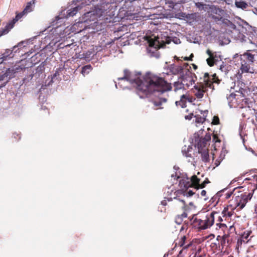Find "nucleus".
<instances>
[{
  "label": "nucleus",
  "instance_id": "obj_21",
  "mask_svg": "<svg viewBox=\"0 0 257 257\" xmlns=\"http://www.w3.org/2000/svg\"><path fill=\"white\" fill-rule=\"evenodd\" d=\"M187 217V212H183L181 214L176 216L175 221L177 224H181L183 220V218Z\"/></svg>",
  "mask_w": 257,
  "mask_h": 257
},
{
  "label": "nucleus",
  "instance_id": "obj_24",
  "mask_svg": "<svg viewBox=\"0 0 257 257\" xmlns=\"http://www.w3.org/2000/svg\"><path fill=\"white\" fill-rule=\"evenodd\" d=\"M215 217H217L216 225L217 226L220 228H221L222 230L227 227L225 224L221 223L223 221V219L221 216L218 215V213H217V215H215Z\"/></svg>",
  "mask_w": 257,
  "mask_h": 257
},
{
  "label": "nucleus",
  "instance_id": "obj_37",
  "mask_svg": "<svg viewBox=\"0 0 257 257\" xmlns=\"http://www.w3.org/2000/svg\"><path fill=\"white\" fill-rule=\"evenodd\" d=\"M153 103L155 106H157V107H160L162 105V102L160 100L153 101Z\"/></svg>",
  "mask_w": 257,
  "mask_h": 257
},
{
  "label": "nucleus",
  "instance_id": "obj_14",
  "mask_svg": "<svg viewBox=\"0 0 257 257\" xmlns=\"http://www.w3.org/2000/svg\"><path fill=\"white\" fill-rule=\"evenodd\" d=\"M170 72L174 75H177L183 73L182 66L176 65H171L170 67Z\"/></svg>",
  "mask_w": 257,
  "mask_h": 257
},
{
  "label": "nucleus",
  "instance_id": "obj_7",
  "mask_svg": "<svg viewBox=\"0 0 257 257\" xmlns=\"http://www.w3.org/2000/svg\"><path fill=\"white\" fill-rule=\"evenodd\" d=\"M206 53L209 56L206 62L210 67L214 66L218 61L221 60V56L217 52H213L208 49Z\"/></svg>",
  "mask_w": 257,
  "mask_h": 257
},
{
  "label": "nucleus",
  "instance_id": "obj_31",
  "mask_svg": "<svg viewBox=\"0 0 257 257\" xmlns=\"http://www.w3.org/2000/svg\"><path fill=\"white\" fill-rule=\"evenodd\" d=\"M12 67L13 68L14 70L15 71L16 73L20 72L21 71H22L25 69V66L23 65H15Z\"/></svg>",
  "mask_w": 257,
  "mask_h": 257
},
{
  "label": "nucleus",
  "instance_id": "obj_8",
  "mask_svg": "<svg viewBox=\"0 0 257 257\" xmlns=\"http://www.w3.org/2000/svg\"><path fill=\"white\" fill-rule=\"evenodd\" d=\"M175 246L177 245L182 247V249L179 251V254H181L183 251L186 252L187 249L192 245L191 242H188L186 241V237L185 235L181 236L180 238L176 240Z\"/></svg>",
  "mask_w": 257,
  "mask_h": 257
},
{
  "label": "nucleus",
  "instance_id": "obj_36",
  "mask_svg": "<svg viewBox=\"0 0 257 257\" xmlns=\"http://www.w3.org/2000/svg\"><path fill=\"white\" fill-rule=\"evenodd\" d=\"M193 116V113L192 112L189 113L188 115L184 114V118L186 119L190 120L192 119Z\"/></svg>",
  "mask_w": 257,
  "mask_h": 257
},
{
  "label": "nucleus",
  "instance_id": "obj_4",
  "mask_svg": "<svg viewBox=\"0 0 257 257\" xmlns=\"http://www.w3.org/2000/svg\"><path fill=\"white\" fill-rule=\"evenodd\" d=\"M215 215H217V212L213 211L207 214L202 218H199L196 215H193L190 219L193 226L199 230H205L210 228L214 223Z\"/></svg>",
  "mask_w": 257,
  "mask_h": 257
},
{
  "label": "nucleus",
  "instance_id": "obj_22",
  "mask_svg": "<svg viewBox=\"0 0 257 257\" xmlns=\"http://www.w3.org/2000/svg\"><path fill=\"white\" fill-rule=\"evenodd\" d=\"M26 13L23 11L21 13H20L19 14H17L15 18H14L12 21L10 22L9 23V25L11 26V28H13L15 24L19 20H20L22 17L25 15Z\"/></svg>",
  "mask_w": 257,
  "mask_h": 257
},
{
  "label": "nucleus",
  "instance_id": "obj_28",
  "mask_svg": "<svg viewBox=\"0 0 257 257\" xmlns=\"http://www.w3.org/2000/svg\"><path fill=\"white\" fill-rule=\"evenodd\" d=\"M251 233V231H244L241 235V237L242 238V240L244 242H247L249 240L248 239V237L250 236Z\"/></svg>",
  "mask_w": 257,
  "mask_h": 257
},
{
  "label": "nucleus",
  "instance_id": "obj_18",
  "mask_svg": "<svg viewBox=\"0 0 257 257\" xmlns=\"http://www.w3.org/2000/svg\"><path fill=\"white\" fill-rule=\"evenodd\" d=\"M219 242L218 240V239L216 238V240L214 242H211L210 244V247L212 250H214V252L215 251H218L220 252H222V248L220 247Z\"/></svg>",
  "mask_w": 257,
  "mask_h": 257
},
{
  "label": "nucleus",
  "instance_id": "obj_17",
  "mask_svg": "<svg viewBox=\"0 0 257 257\" xmlns=\"http://www.w3.org/2000/svg\"><path fill=\"white\" fill-rule=\"evenodd\" d=\"M159 38H157L155 39H150L148 41V43L149 44V46L151 47H154L156 49H158L160 47V42L158 40Z\"/></svg>",
  "mask_w": 257,
  "mask_h": 257
},
{
  "label": "nucleus",
  "instance_id": "obj_12",
  "mask_svg": "<svg viewBox=\"0 0 257 257\" xmlns=\"http://www.w3.org/2000/svg\"><path fill=\"white\" fill-rule=\"evenodd\" d=\"M181 81H183L186 88H188L190 86L194 83V80L189 71L188 74L182 76Z\"/></svg>",
  "mask_w": 257,
  "mask_h": 257
},
{
  "label": "nucleus",
  "instance_id": "obj_54",
  "mask_svg": "<svg viewBox=\"0 0 257 257\" xmlns=\"http://www.w3.org/2000/svg\"><path fill=\"white\" fill-rule=\"evenodd\" d=\"M185 65L186 66V67L188 66V65L187 64H185Z\"/></svg>",
  "mask_w": 257,
  "mask_h": 257
},
{
  "label": "nucleus",
  "instance_id": "obj_9",
  "mask_svg": "<svg viewBox=\"0 0 257 257\" xmlns=\"http://www.w3.org/2000/svg\"><path fill=\"white\" fill-rule=\"evenodd\" d=\"M179 197L176 195V197H174V201L173 202L174 208L176 210H182L183 212L188 211L189 210V207L186 204L184 200L178 198Z\"/></svg>",
  "mask_w": 257,
  "mask_h": 257
},
{
  "label": "nucleus",
  "instance_id": "obj_10",
  "mask_svg": "<svg viewBox=\"0 0 257 257\" xmlns=\"http://www.w3.org/2000/svg\"><path fill=\"white\" fill-rule=\"evenodd\" d=\"M210 139V138H209V139L201 138L198 140H196L197 143L195 145V146L197 147L198 152L204 151V150L208 149L207 147V142Z\"/></svg>",
  "mask_w": 257,
  "mask_h": 257
},
{
  "label": "nucleus",
  "instance_id": "obj_35",
  "mask_svg": "<svg viewBox=\"0 0 257 257\" xmlns=\"http://www.w3.org/2000/svg\"><path fill=\"white\" fill-rule=\"evenodd\" d=\"M195 117H196V121L198 123H202L205 120V118L202 117L201 116H195Z\"/></svg>",
  "mask_w": 257,
  "mask_h": 257
},
{
  "label": "nucleus",
  "instance_id": "obj_19",
  "mask_svg": "<svg viewBox=\"0 0 257 257\" xmlns=\"http://www.w3.org/2000/svg\"><path fill=\"white\" fill-rule=\"evenodd\" d=\"M201 155V159L202 161L204 162H208L209 161V156L208 149L204 150V151H202L198 152Z\"/></svg>",
  "mask_w": 257,
  "mask_h": 257
},
{
  "label": "nucleus",
  "instance_id": "obj_57",
  "mask_svg": "<svg viewBox=\"0 0 257 257\" xmlns=\"http://www.w3.org/2000/svg\"><path fill=\"white\" fill-rule=\"evenodd\" d=\"M190 205H193L192 203H190Z\"/></svg>",
  "mask_w": 257,
  "mask_h": 257
},
{
  "label": "nucleus",
  "instance_id": "obj_16",
  "mask_svg": "<svg viewBox=\"0 0 257 257\" xmlns=\"http://www.w3.org/2000/svg\"><path fill=\"white\" fill-rule=\"evenodd\" d=\"M12 54V51L10 49H6L4 53L0 57V64H2L4 61L11 58V55Z\"/></svg>",
  "mask_w": 257,
  "mask_h": 257
},
{
  "label": "nucleus",
  "instance_id": "obj_27",
  "mask_svg": "<svg viewBox=\"0 0 257 257\" xmlns=\"http://www.w3.org/2000/svg\"><path fill=\"white\" fill-rule=\"evenodd\" d=\"M12 28H11V26L9 25V24L8 23L4 28L0 29V37L8 33Z\"/></svg>",
  "mask_w": 257,
  "mask_h": 257
},
{
  "label": "nucleus",
  "instance_id": "obj_33",
  "mask_svg": "<svg viewBox=\"0 0 257 257\" xmlns=\"http://www.w3.org/2000/svg\"><path fill=\"white\" fill-rule=\"evenodd\" d=\"M79 10L78 7H76L71 10L68 14L70 16H73L76 15Z\"/></svg>",
  "mask_w": 257,
  "mask_h": 257
},
{
  "label": "nucleus",
  "instance_id": "obj_32",
  "mask_svg": "<svg viewBox=\"0 0 257 257\" xmlns=\"http://www.w3.org/2000/svg\"><path fill=\"white\" fill-rule=\"evenodd\" d=\"M91 69V66L90 65H87L83 66L82 69V73L84 74L85 73H88L89 71Z\"/></svg>",
  "mask_w": 257,
  "mask_h": 257
},
{
  "label": "nucleus",
  "instance_id": "obj_6",
  "mask_svg": "<svg viewBox=\"0 0 257 257\" xmlns=\"http://www.w3.org/2000/svg\"><path fill=\"white\" fill-rule=\"evenodd\" d=\"M252 195L250 193H241L240 195L235 196L234 201L236 207L239 210L242 209L245 206L248 200H250Z\"/></svg>",
  "mask_w": 257,
  "mask_h": 257
},
{
  "label": "nucleus",
  "instance_id": "obj_49",
  "mask_svg": "<svg viewBox=\"0 0 257 257\" xmlns=\"http://www.w3.org/2000/svg\"><path fill=\"white\" fill-rule=\"evenodd\" d=\"M224 67V66L223 65H220V69L222 71V69Z\"/></svg>",
  "mask_w": 257,
  "mask_h": 257
},
{
  "label": "nucleus",
  "instance_id": "obj_11",
  "mask_svg": "<svg viewBox=\"0 0 257 257\" xmlns=\"http://www.w3.org/2000/svg\"><path fill=\"white\" fill-rule=\"evenodd\" d=\"M16 74L13 67L9 68L7 69L6 72L0 76V81L6 80L8 82L10 79L15 77Z\"/></svg>",
  "mask_w": 257,
  "mask_h": 257
},
{
  "label": "nucleus",
  "instance_id": "obj_47",
  "mask_svg": "<svg viewBox=\"0 0 257 257\" xmlns=\"http://www.w3.org/2000/svg\"><path fill=\"white\" fill-rule=\"evenodd\" d=\"M192 66H193V68L196 70L197 68V66L195 64H192Z\"/></svg>",
  "mask_w": 257,
  "mask_h": 257
},
{
  "label": "nucleus",
  "instance_id": "obj_34",
  "mask_svg": "<svg viewBox=\"0 0 257 257\" xmlns=\"http://www.w3.org/2000/svg\"><path fill=\"white\" fill-rule=\"evenodd\" d=\"M212 123L214 125H217L219 123V118L217 116H214L213 118Z\"/></svg>",
  "mask_w": 257,
  "mask_h": 257
},
{
  "label": "nucleus",
  "instance_id": "obj_3",
  "mask_svg": "<svg viewBox=\"0 0 257 257\" xmlns=\"http://www.w3.org/2000/svg\"><path fill=\"white\" fill-rule=\"evenodd\" d=\"M200 81L194 86V95L198 98H203L204 94L207 92L208 88L214 89V83L219 84L220 80L216 74L209 75L208 73H204L203 77H200Z\"/></svg>",
  "mask_w": 257,
  "mask_h": 257
},
{
  "label": "nucleus",
  "instance_id": "obj_55",
  "mask_svg": "<svg viewBox=\"0 0 257 257\" xmlns=\"http://www.w3.org/2000/svg\"><path fill=\"white\" fill-rule=\"evenodd\" d=\"M186 111L187 112H188V111H189V109H186Z\"/></svg>",
  "mask_w": 257,
  "mask_h": 257
},
{
  "label": "nucleus",
  "instance_id": "obj_26",
  "mask_svg": "<svg viewBox=\"0 0 257 257\" xmlns=\"http://www.w3.org/2000/svg\"><path fill=\"white\" fill-rule=\"evenodd\" d=\"M235 6L238 8H240L242 10L245 9L248 7V5L244 1H235Z\"/></svg>",
  "mask_w": 257,
  "mask_h": 257
},
{
  "label": "nucleus",
  "instance_id": "obj_52",
  "mask_svg": "<svg viewBox=\"0 0 257 257\" xmlns=\"http://www.w3.org/2000/svg\"><path fill=\"white\" fill-rule=\"evenodd\" d=\"M194 55L192 53L189 57H190L192 59Z\"/></svg>",
  "mask_w": 257,
  "mask_h": 257
},
{
  "label": "nucleus",
  "instance_id": "obj_25",
  "mask_svg": "<svg viewBox=\"0 0 257 257\" xmlns=\"http://www.w3.org/2000/svg\"><path fill=\"white\" fill-rule=\"evenodd\" d=\"M245 181H250L251 182L249 183L251 184H253L254 186V188L253 189V190L257 189V175H254L252 176L251 177L246 178L245 180Z\"/></svg>",
  "mask_w": 257,
  "mask_h": 257
},
{
  "label": "nucleus",
  "instance_id": "obj_38",
  "mask_svg": "<svg viewBox=\"0 0 257 257\" xmlns=\"http://www.w3.org/2000/svg\"><path fill=\"white\" fill-rule=\"evenodd\" d=\"M59 75V73L58 70L56 71L55 73L53 74V76L52 77L51 82H53L54 81V80L55 79V77H56L57 76Z\"/></svg>",
  "mask_w": 257,
  "mask_h": 257
},
{
  "label": "nucleus",
  "instance_id": "obj_51",
  "mask_svg": "<svg viewBox=\"0 0 257 257\" xmlns=\"http://www.w3.org/2000/svg\"><path fill=\"white\" fill-rule=\"evenodd\" d=\"M170 43V40H166V41L165 42V43L166 44H169Z\"/></svg>",
  "mask_w": 257,
  "mask_h": 257
},
{
  "label": "nucleus",
  "instance_id": "obj_39",
  "mask_svg": "<svg viewBox=\"0 0 257 257\" xmlns=\"http://www.w3.org/2000/svg\"><path fill=\"white\" fill-rule=\"evenodd\" d=\"M202 197H204V200H207L208 199L207 197H205L206 196V191L205 190H202L200 193Z\"/></svg>",
  "mask_w": 257,
  "mask_h": 257
},
{
  "label": "nucleus",
  "instance_id": "obj_23",
  "mask_svg": "<svg viewBox=\"0 0 257 257\" xmlns=\"http://www.w3.org/2000/svg\"><path fill=\"white\" fill-rule=\"evenodd\" d=\"M174 87L175 91H177V90L181 89L184 90L186 89V87H185V85H184V83L182 81H178L177 82H174Z\"/></svg>",
  "mask_w": 257,
  "mask_h": 257
},
{
  "label": "nucleus",
  "instance_id": "obj_41",
  "mask_svg": "<svg viewBox=\"0 0 257 257\" xmlns=\"http://www.w3.org/2000/svg\"><path fill=\"white\" fill-rule=\"evenodd\" d=\"M243 242V240H242V238L240 237L239 238H238L237 239V245L238 246H239L240 245H241L242 244V242Z\"/></svg>",
  "mask_w": 257,
  "mask_h": 257
},
{
  "label": "nucleus",
  "instance_id": "obj_13",
  "mask_svg": "<svg viewBox=\"0 0 257 257\" xmlns=\"http://www.w3.org/2000/svg\"><path fill=\"white\" fill-rule=\"evenodd\" d=\"M187 100L191 102L192 100L189 99V97L188 95L183 94L181 95L180 100L176 101L175 104L176 106H180L182 108L186 107V102Z\"/></svg>",
  "mask_w": 257,
  "mask_h": 257
},
{
  "label": "nucleus",
  "instance_id": "obj_15",
  "mask_svg": "<svg viewBox=\"0 0 257 257\" xmlns=\"http://www.w3.org/2000/svg\"><path fill=\"white\" fill-rule=\"evenodd\" d=\"M228 237V235L224 234L223 236L218 235L217 236V239H218V241L219 242L220 247L222 248V252H224V248L226 246V239Z\"/></svg>",
  "mask_w": 257,
  "mask_h": 257
},
{
  "label": "nucleus",
  "instance_id": "obj_43",
  "mask_svg": "<svg viewBox=\"0 0 257 257\" xmlns=\"http://www.w3.org/2000/svg\"><path fill=\"white\" fill-rule=\"evenodd\" d=\"M183 60L185 61H189L191 60V58L190 57H185L183 58Z\"/></svg>",
  "mask_w": 257,
  "mask_h": 257
},
{
  "label": "nucleus",
  "instance_id": "obj_56",
  "mask_svg": "<svg viewBox=\"0 0 257 257\" xmlns=\"http://www.w3.org/2000/svg\"><path fill=\"white\" fill-rule=\"evenodd\" d=\"M228 257H233V256L232 255H230V256H229Z\"/></svg>",
  "mask_w": 257,
  "mask_h": 257
},
{
  "label": "nucleus",
  "instance_id": "obj_1",
  "mask_svg": "<svg viewBox=\"0 0 257 257\" xmlns=\"http://www.w3.org/2000/svg\"><path fill=\"white\" fill-rule=\"evenodd\" d=\"M124 76L117 78L118 81L125 80L131 84H136L137 93L141 98L148 97L151 93L160 92L163 93L172 89L171 83L164 79L157 76H153L143 81L141 78V73H134L127 69L124 70Z\"/></svg>",
  "mask_w": 257,
  "mask_h": 257
},
{
  "label": "nucleus",
  "instance_id": "obj_20",
  "mask_svg": "<svg viewBox=\"0 0 257 257\" xmlns=\"http://www.w3.org/2000/svg\"><path fill=\"white\" fill-rule=\"evenodd\" d=\"M192 148L190 146H186L183 147L182 152L184 156L186 157H191V154L190 153L192 151Z\"/></svg>",
  "mask_w": 257,
  "mask_h": 257
},
{
  "label": "nucleus",
  "instance_id": "obj_30",
  "mask_svg": "<svg viewBox=\"0 0 257 257\" xmlns=\"http://www.w3.org/2000/svg\"><path fill=\"white\" fill-rule=\"evenodd\" d=\"M34 1L35 0H33V2L31 1L27 4V5L23 11L24 12H25L26 14H27L28 13L32 11V6L33 4H34Z\"/></svg>",
  "mask_w": 257,
  "mask_h": 257
},
{
  "label": "nucleus",
  "instance_id": "obj_50",
  "mask_svg": "<svg viewBox=\"0 0 257 257\" xmlns=\"http://www.w3.org/2000/svg\"><path fill=\"white\" fill-rule=\"evenodd\" d=\"M253 13L255 14H257V8H254V11H253Z\"/></svg>",
  "mask_w": 257,
  "mask_h": 257
},
{
  "label": "nucleus",
  "instance_id": "obj_42",
  "mask_svg": "<svg viewBox=\"0 0 257 257\" xmlns=\"http://www.w3.org/2000/svg\"><path fill=\"white\" fill-rule=\"evenodd\" d=\"M235 94H231L228 97H227V99H229V100H232V98H235Z\"/></svg>",
  "mask_w": 257,
  "mask_h": 257
},
{
  "label": "nucleus",
  "instance_id": "obj_45",
  "mask_svg": "<svg viewBox=\"0 0 257 257\" xmlns=\"http://www.w3.org/2000/svg\"><path fill=\"white\" fill-rule=\"evenodd\" d=\"M220 164V161L216 160L215 162V166L217 167Z\"/></svg>",
  "mask_w": 257,
  "mask_h": 257
},
{
  "label": "nucleus",
  "instance_id": "obj_40",
  "mask_svg": "<svg viewBox=\"0 0 257 257\" xmlns=\"http://www.w3.org/2000/svg\"><path fill=\"white\" fill-rule=\"evenodd\" d=\"M232 194V192H228L227 193H225V198L226 199H229L230 196H231V195Z\"/></svg>",
  "mask_w": 257,
  "mask_h": 257
},
{
  "label": "nucleus",
  "instance_id": "obj_29",
  "mask_svg": "<svg viewBox=\"0 0 257 257\" xmlns=\"http://www.w3.org/2000/svg\"><path fill=\"white\" fill-rule=\"evenodd\" d=\"M232 212L231 211H228V208L226 207H225L223 210L222 211V215L223 217L230 218L232 215ZM226 219V218H225V219Z\"/></svg>",
  "mask_w": 257,
  "mask_h": 257
},
{
  "label": "nucleus",
  "instance_id": "obj_46",
  "mask_svg": "<svg viewBox=\"0 0 257 257\" xmlns=\"http://www.w3.org/2000/svg\"><path fill=\"white\" fill-rule=\"evenodd\" d=\"M212 18L214 19V20H219L220 19L219 18V17H217L216 16H213L212 17Z\"/></svg>",
  "mask_w": 257,
  "mask_h": 257
},
{
  "label": "nucleus",
  "instance_id": "obj_5",
  "mask_svg": "<svg viewBox=\"0 0 257 257\" xmlns=\"http://www.w3.org/2000/svg\"><path fill=\"white\" fill-rule=\"evenodd\" d=\"M254 55L250 53H244L240 58V68L242 73H253L251 66L253 65L254 61Z\"/></svg>",
  "mask_w": 257,
  "mask_h": 257
},
{
  "label": "nucleus",
  "instance_id": "obj_44",
  "mask_svg": "<svg viewBox=\"0 0 257 257\" xmlns=\"http://www.w3.org/2000/svg\"><path fill=\"white\" fill-rule=\"evenodd\" d=\"M229 22L230 23V25H231V28L234 29H235L236 28V26L235 25H234L233 24H232L231 22H230V21H229Z\"/></svg>",
  "mask_w": 257,
  "mask_h": 257
},
{
  "label": "nucleus",
  "instance_id": "obj_2",
  "mask_svg": "<svg viewBox=\"0 0 257 257\" xmlns=\"http://www.w3.org/2000/svg\"><path fill=\"white\" fill-rule=\"evenodd\" d=\"M210 183L208 178H205L203 182L201 181V179L196 175H193L190 178L186 177L183 178L179 181V186L180 189L175 191V194L177 196L183 195L187 197H190L194 194V192L191 190L187 191L190 188H194L196 189H202L204 188L206 184Z\"/></svg>",
  "mask_w": 257,
  "mask_h": 257
},
{
  "label": "nucleus",
  "instance_id": "obj_48",
  "mask_svg": "<svg viewBox=\"0 0 257 257\" xmlns=\"http://www.w3.org/2000/svg\"><path fill=\"white\" fill-rule=\"evenodd\" d=\"M161 203L163 205H166V202L165 200L162 201Z\"/></svg>",
  "mask_w": 257,
  "mask_h": 257
},
{
  "label": "nucleus",
  "instance_id": "obj_53",
  "mask_svg": "<svg viewBox=\"0 0 257 257\" xmlns=\"http://www.w3.org/2000/svg\"><path fill=\"white\" fill-rule=\"evenodd\" d=\"M163 100L164 102H166L167 101V99L166 98H164Z\"/></svg>",
  "mask_w": 257,
  "mask_h": 257
}]
</instances>
